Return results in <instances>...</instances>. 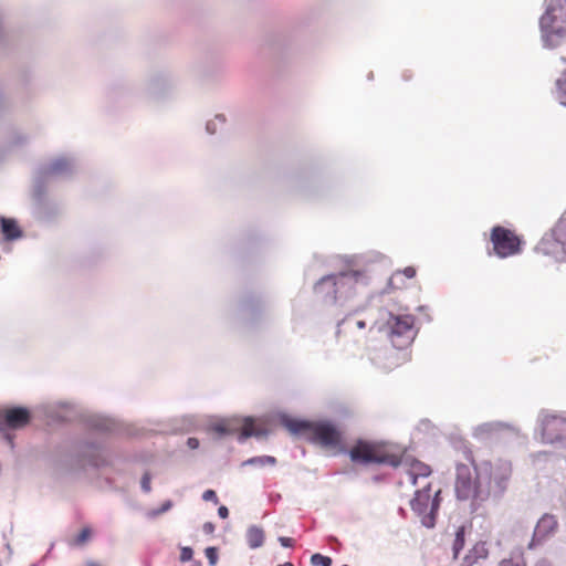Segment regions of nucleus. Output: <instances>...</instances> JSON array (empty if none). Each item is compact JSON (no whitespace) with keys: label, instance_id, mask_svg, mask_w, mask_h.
I'll return each mask as SVG.
<instances>
[{"label":"nucleus","instance_id":"f257e3e1","mask_svg":"<svg viewBox=\"0 0 566 566\" xmlns=\"http://www.w3.org/2000/svg\"><path fill=\"white\" fill-rule=\"evenodd\" d=\"M285 426L292 433L302 436L335 454L346 452L343 432L331 421L287 420Z\"/></svg>","mask_w":566,"mask_h":566},{"label":"nucleus","instance_id":"f03ea898","mask_svg":"<svg viewBox=\"0 0 566 566\" xmlns=\"http://www.w3.org/2000/svg\"><path fill=\"white\" fill-rule=\"evenodd\" d=\"M544 45L554 49L566 40V0H547V9L539 20Z\"/></svg>","mask_w":566,"mask_h":566},{"label":"nucleus","instance_id":"7ed1b4c3","mask_svg":"<svg viewBox=\"0 0 566 566\" xmlns=\"http://www.w3.org/2000/svg\"><path fill=\"white\" fill-rule=\"evenodd\" d=\"M347 452L350 461L356 464L401 465L400 457L390 452L388 444L381 441L357 439Z\"/></svg>","mask_w":566,"mask_h":566},{"label":"nucleus","instance_id":"20e7f679","mask_svg":"<svg viewBox=\"0 0 566 566\" xmlns=\"http://www.w3.org/2000/svg\"><path fill=\"white\" fill-rule=\"evenodd\" d=\"M455 493L460 500L483 501L489 496L479 482L476 469L467 464L457 467Z\"/></svg>","mask_w":566,"mask_h":566},{"label":"nucleus","instance_id":"39448f33","mask_svg":"<svg viewBox=\"0 0 566 566\" xmlns=\"http://www.w3.org/2000/svg\"><path fill=\"white\" fill-rule=\"evenodd\" d=\"M413 325L415 317L412 315H389L385 329L395 348H405L412 342Z\"/></svg>","mask_w":566,"mask_h":566},{"label":"nucleus","instance_id":"423d86ee","mask_svg":"<svg viewBox=\"0 0 566 566\" xmlns=\"http://www.w3.org/2000/svg\"><path fill=\"white\" fill-rule=\"evenodd\" d=\"M439 494V491L436 495ZM412 511L421 518L423 526L431 528L436 524V512L439 507L437 496L432 497L430 483L421 484V489L417 490L413 499L410 501Z\"/></svg>","mask_w":566,"mask_h":566},{"label":"nucleus","instance_id":"0eeeda50","mask_svg":"<svg viewBox=\"0 0 566 566\" xmlns=\"http://www.w3.org/2000/svg\"><path fill=\"white\" fill-rule=\"evenodd\" d=\"M490 240L494 253L501 258H509L521 252L522 241L514 231L502 226H495L491 230Z\"/></svg>","mask_w":566,"mask_h":566},{"label":"nucleus","instance_id":"6e6552de","mask_svg":"<svg viewBox=\"0 0 566 566\" xmlns=\"http://www.w3.org/2000/svg\"><path fill=\"white\" fill-rule=\"evenodd\" d=\"M537 251L553 255L560 260V253L566 254V217L560 218L549 234H546L538 243Z\"/></svg>","mask_w":566,"mask_h":566},{"label":"nucleus","instance_id":"1a4fd4ad","mask_svg":"<svg viewBox=\"0 0 566 566\" xmlns=\"http://www.w3.org/2000/svg\"><path fill=\"white\" fill-rule=\"evenodd\" d=\"M210 430L218 436L239 433L240 440L261 434V432L254 428V421L252 418H245L243 420L237 418L223 419L213 423L210 427Z\"/></svg>","mask_w":566,"mask_h":566},{"label":"nucleus","instance_id":"9d476101","mask_svg":"<svg viewBox=\"0 0 566 566\" xmlns=\"http://www.w3.org/2000/svg\"><path fill=\"white\" fill-rule=\"evenodd\" d=\"M360 279H364V275L358 271L342 273L339 275H328L316 283L314 291L318 295L335 300L338 285L344 286L353 282L357 283Z\"/></svg>","mask_w":566,"mask_h":566},{"label":"nucleus","instance_id":"9b49d317","mask_svg":"<svg viewBox=\"0 0 566 566\" xmlns=\"http://www.w3.org/2000/svg\"><path fill=\"white\" fill-rule=\"evenodd\" d=\"M541 428L544 442H566V417L560 415H544L541 419Z\"/></svg>","mask_w":566,"mask_h":566},{"label":"nucleus","instance_id":"f8f14e48","mask_svg":"<svg viewBox=\"0 0 566 566\" xmlns=\"http://www.w3.org/2000/svg\"><path fill=\"white\" fill-rule=\"evenodd\" d=\"M558 527V522L554 515L544 514L536 524L533 537L528 543V548L532 549L538 544H542L547 537L553 535Z\"/></svg>","mask_w":566,"mask_h":566},{"label":"nucleus","instance_id":"ddd939ff","mask_svg":"<svg viewBox=\"0 0 566 566\" xmlns=\"http://www.w3.org/2000/svg\"><path fill=\"white\" fill-rule=\"evenodd\" d=\"M30 418L29 410L23 407L0 410V427L4 424L11 429H20L30 422Z\"/></svg>","mask_w":566,"mask_h":566},{"label":"nucleus","instance_id":"4468645a","mask_svg":"<svg viewBox=\"0 0 566 566\" xmlns=\"http://www.w3.org/2000/svg\"><path fill=\"white\" fill-rule=\"evenodd\" d=\"M401 464L406 468L407 480L410 484L417 486L421 480L423 483L428 482V478L431 474V468L416 459L401 461Z\"/></svg>","mask_w":566,"mask_h":566},{"label":"nucleus","instance_id":"2eb2a0df","mask_svg":"<svg viewBox=\"0 0 566 566\" xmlns=\"http://www.w3.org/2000/svg\"><path fill=\"white\" fill-rule=\"evenodd\" d=\"M417 274V271L413 266H407L403 270H398L392 273V275L388 280V289L389 290H400L406 287L405 277L413 279Z\"/></svg>","mask_w":566,"mask_h":566},{"label":"nucleus","instance_id":"dca6fc26","mask_svg":"<svg viewBox=\"0 0 566 566\" xmlns=\"http://www.w3.org/2000/svg\"><path fill=\"white\" fill-rule=\"evenodd\" d=\"M488 553L489 552H488L485 543L479 542L464 556L461 565L462 566H473L479 559L486 558Z\"/></svg>","mask_w":566,"mask_h":566},{"label":"nucleus","instance_id":"f3484780","mask_svg":"<svg viewBox=\"0 0 566 566\" xmlns=\"http://www.w3.org/2000/svg\"><path fill=\"white\" fill-rule=\"evenodd\" d=\"M1 230L4 239L8 241L15 240L22 235V231L13 219L0 218Z\"/></svg>","mask_w":566,"mask_h":566},{"label":"nucleus","instance_id":"a211bd4d","mask_svg":"<svg viewBox=\"0 0 566 566\" xmlns=\"http://www.w3.org/2000/svg\"><path fill=\"white\" fill-rule=\"evenodd\" d=\"M247 542L250 548L261 547L264 543L263 530L258 526H251L247 532Z\"/></svg>","mask_w":566,"mask_h":566},{"label":"nucleus","instance_id":"6ab92c4d","mask_svg":"<svg viewBox=\"0 0 566 566\" xmlns=\"http://www.w3.org/2000/svg\"><path fill=\"white\" fill-rule=\"evenodd\" d=\"M92 535H93L92 528L90 526H85L81 530V532L76 536H74L70 541V545L76 546V547L83 546L91 539Z\"/></svg>","mask_w":566,"mask_h":566},{"label":"nucleus","instance_id":"aec40b11","mask_svg":"<svg viewBox=\"0 0 566 566\" xmlns=\"http://www.w3.org/2000/svg\"><path fill=\"white\" fill-rule=\"evenodd\" d=\"M464 526H460L458 527L457 532H455V537L453 539V544H452V552H453V557L457 558L459 553L462 551L463 546H464Z\"/></svg>","mask_w":566,"mask_h":566},{"label":"nucleus","instance_id":"412c9836","mask_svg":"<svg viewBox=\"0 0 566 566\" xmlns=\"http://www.w3.org/2000/svg\"><path fill=\"white\" fill-rule=\"evenodd\" d=\"M556 96L562 104L566 105V72L556 81Z\"/></svg>","mask_w":566,"mask_h":566},{"label":"nucleus","instance_id":"4be33fe9","mask_svg":"<svg viewBox=\"0 0 566 566\" xmlns=\"http://www.w3.org/2000/svg\"><path fill=\"white\" fill-rule=\"evenodd\" d=\"M500 566H526V562L522 555H518L502 559Z\"/></svg>","mask_w":566,"mask_h":566},{"label":"nucleus","instance_id":"5701e85b","mask_svg":"<svg viewBox=\"0 0 566 566\" xmlns=\"http://www.w3.org/2000/svg\"><path fill=\"white\" fill-rule=\"evenodd\" d=\"M275 462H276L275 458L270 457V455L256 457V458H252L247 461V463L259 464V465H265V464L273 465V464H275Z\"/></svg>","mask_w":566,"mask_h":566},{"label":"nucleus","instance_id":"b1692460","mask_svg":"<svg viewBox=\"0 0 566 566\" xmlns=\"http://www.w3.org/2000/svg\"><path fill=\"white\" fill-rule=\"evenodd\" d=\"M311 563L314 566H331L332 559L327 556L321 554H314L311 557Z\"/></svg>","mask_w":566,"mask_h":566},{"label":"nucleus","instance_id":"393cba45","mask_svg":"<svg viewBox=\"0 0 566 566\" xmlns=\"http://www.w3.org/2000/svg\"><path fill=\"white\" fill-rule=\"evenodd\" d=\"M344 322L347 324H354L359 329H363L367 326L366 321L358 318L356 315H348Z\"/></svg>","mask_w":566,"mask_h":566},{"label":"nucleus","instance_id":"a878e982","mask_svg":"<svg viewBox=\"0 0 566 566\" xmlns=\"http://www.w3.org/2000/svg\"><path fill=\"white\" fill-rule=\"evenodd\" d=\"M205 553H206V557L209 560V564L214 566L217 564V560H218V551H217V548L216 547H207Z\"/></svg>","mask_w":566,"mask_h":566},{"label":"nucleus","instance_id":"bb28decb","mask_svg":"<svg viewBox=\"0 0 566 566\" xmlns=\"http://www.w3.org/2000/svg\"><path fill=\"white\" fill-rule=\"evenodd\" d=\"M192 556H193V551H192L191 547H188V546L181 547V549H180V560L182 563L191 560Z\"/></svg>","mask_w":566,"mask_h":566},{"label":"nucleus","instance_id":"cd10ccee","mask_svg":"<svg viewBox=\"0 0 566 566\" xmlns=\"http://www.w3.org/2000/svg\"><path fill=\"white\" fill-rule=\"evenodd\" d=\"M202 500L203 501H212L216 504L218 503V496L213 490H206L202 494Z\"/></svg>","mask_w":566,"mask_h":566},{"label":"nucleus","instance_id":"c85d7f7f","mask_svg":"<svg viewBox=\"0 0 566 566\" xmlns=\"http://www.w3.org/2000/svg\"><path fill=\"white\" fill-rule=\"evenodd\" d=\"M142 489L145 491V492H149L150 491V475L148 473H145L142 478Z\"/></svg>","mask_w":566,"mask_h":566},{"label":"nucleus","instance_id":"c756f323","mask_svg":"<svg viewBox=\"0 0 566 566\" xmlns=\"http://www.w3.org/2000/svg\"><path fill=\"white\" fill-rule=\"evenodd\" d=\"M279 542L283 547H293L295 544V541L292 537H285L281 536L279 537Z\"/></svg>","mask_w":566,"mask_h":566},{"label":"nucleus","instance_id":"7c9ffc66","mask_svg":"<svg viewBox=\"0 0 566 566\" xmlns=\"http://www.w3.org/2000/svg\"><path fill=\"white\" fill-rule=\"evenodd\" d=\"M187 446L190 449H197L199 447V440L197 438H188Z\"/></svg>","mask_w":566,"mask_h":566},{"label":"nucleus","instance_id":"2f4dec72","mask_svg":"<svg viewBox=\"0 0 566 566\" xmlns=\"http://www.w3.org/2000/svg\"><path fill=\"white\" fill-rule=\"evenodd\" d=\"M218 514L221 518H227L229 516V510L222 505L218 509Z\"/></svg>","mask_w":566,"mask_h":566},{"label":"nucleus","instance_id":"473e14b6","mask_svg":"<svg viewBox=\"0 0 566 566\" xmlns=\"http://www.w3.org/2000/svg\"><path fill=\"white\" fill-rule=\"evenodd\" d=\"M203 530H205L207 533H212V532H213V530H214V527H213V525H212L211 523H206V524L203 525Z\"/></svg>","mask_w":566,"mask_h":566},{"label":"nucleus","instance_id":"72a5a7b5","mask_svg":"<svg viewBox=\"0 0 566 566\" xmlns=\"http://www.w3.org/2000/svg\"><path fill=\"white\" fill-rule=\"evenodd\" d=\"M277 566H294V565H293L292 563H290V562H286V563H284V564H280V565H277Z\"/></svg>","mask_w":566,"mask_h":566},{"label":"nucleus","instance_id":"f704fd0d","mask_svg":"<svg viewBox=\"0 0 566 566\" xmlns=\"http://www.w3.org/2000/svg\"><path fill=\"white\" fill-rule=\"evenodd\" d=\"M169 507H170V503H168L167 505H165L164 511H165V510H168Z\"/></svg>","mask_w":566,"mask_h":566},{"label":"nucleus","instance_id":"c9c22d12","mask_svg":"<svg viewBox=\"0 0 566 566\" xmlns=\"http://www.w3.org/2000/svg\"><path fill=\"white\" fill-rule=\"evenodd\" d=\"M192 566H201L200 562H196Z\"/></svg>","mask_w":566,"mask_h":566},{"label":"nucleus","instance_id":"e433bc0d","mask_svg":"<svg viewBox=\"0 0 566 566\" xmlns=\"http://www.w3.org/2000/svg\"><path fill=\"white\" fill-rule=\"evenodd\" d=\"M90 566H95V565H93V564H92V565H90Z\"/></svg>","mask_w":566,"mask_h":566},{"label":"nucleus","instance_id":"4c0bfd02","mask_svg":"<svg viewBox=\"0 0 566 566\" xmlns=\"http://www.w3.org/2000/svg\"><path fill=\"white\" fill-rule=\"evenodd\" d=\"M343 566H348V565H343Z\"/></svg>","mask_w":566,"mask_h":566}]
</instances>
